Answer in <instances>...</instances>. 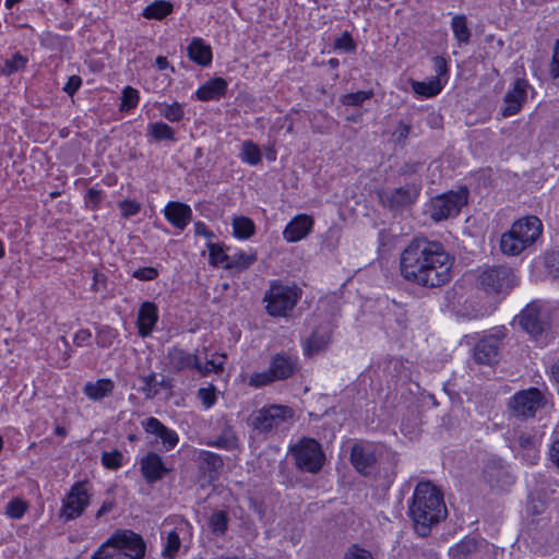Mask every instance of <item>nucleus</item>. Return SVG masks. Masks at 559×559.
I'll return each mask as SVG.
<instances>
[{
  "label": "nucleus",
  "instance_id": "31",
  "mask_svg": "<svg viewBox=\"0 0 559 559\" xmlns=\"http://www.w3.org/2000/svg\"><path fill=\"white\" fill-rule=\"evenodd\" d=\"M257 261V254L254 251H235L229 254V262L224 264V269L241 272L247 270L251 264Z\"/></svg>",
  "mask_w": 559,
  "mask_h": 559
},
{
  "label": "nucleus",
  "instance_id": "19",
  "mask_svg": "<svg viewBox=\"0 0 559 559\" xmlns=\"http://www.w3.org/2000/svg\"><path fill=\"white\" fill-rule=\"evenodd\" d=\"M270 369L276 381L288 379L298 369V357L290 353H277L271 359Z\"/></svg>",
  "mask_w": 559,
  "mask_h": 559
},
{
  "label": "nucleus",
  "instance_id": "18",
  "mask_svg": "<svg viewBox=\"0 0 559 559\" xmlns=\"http://www.w3.org/2000/svg\"><path fill=\"white\" fill-rule=\"evenodd\" d=\"M420 188L416 185H405L385 194L383 202L392 210H399L414 204L419 197Z\"/></svg>",
  "mask_w": 559,
  "mask_h": 559
},
{
  "label": "nucleus",
  "instance_id": "51",
  "mask_svg": "<svg viewBox=\"0 0 559 559\" xmlns=\"http://www.w3.org/2000/svg\"><path fill=\"white\" fill-rule=\"evenodd\" d=\"M276 381L273 377L271 369L265 371L254 372L249 379V385L253 388H261Z\"/></svg>",
  "mask_w": 559,
  "mask_h": 559
},
{
  "label": "nucleus",
  "instance_id": "27",
  "mask_svg": "<svg viewBox=\"0 0 559 559\" xmlns=\"http://www.w3.org/2000/svg\"><path fill=\"white\" fill-rule=\"evenodd\" d=\"M228 83L223 78H214L202 84L195 91L197 99L201 102L217 100L226 95Z\"/></svg>",
  "mask_w": 559,
  "mask_h": 559
},
{
  "label": "nucleus",
  "instance_id": "37",
  "mask_svg": "<svg viewBox=\"0 0 559 559\" xmlns=\"http://www.w3.org/2000/svg\"><path fill=\"white\" fill-rule=\"evenodd\" d=\"M476 550V539L473 537H466L450 548L449 556L451 559H468Z\"/></svg>",
  "mask_w": 559,
  "mask_h": 559
},
{
  "label": "nucleus",
  "instance_id": "2",
  "mask_svg": "<svg viewBox=\"0 0 559 559\" xmlns=\"http://www.w3.org/2000/svg\"><path fill=\"white\" fill-rule=\"evenodd\" d=\"M445 514L447 508L440 490L430 481L418 483L409 504V515L416 533L427 536L431 526L444 519Z\"/></svg>",
  "mask_w": 559,
  "mask_h": 559
},
{
  "label": "nucleus",
  "instance_id": "14",
  "mask_svg": "<svg viewBox=\"0 0 559 559\" xmlns=\"http://www.w3.org/2000/svg\"><path fill=\"white\" fill-rule=\"evenodd\" d=\"M167 358L170 369L176 372L194 370L201 377H206L207 369L205 367H201L202 357L198 349L192 354L185 349L173 347L168 349Z\"/></svg>",
  "mask_w": 559,
  "mask_h": 559
},
{
  "label": "nucleus",
  "instance_id": "12",
  "mask_svg": "<svg viewBox=\"0 0 559 559\" xmlns=\"http://www.w3.org/2000/svg\"><path fill=\"white\" fill-rule=\"evenodd\" d=\"M504 329L499 328L484 335L474 347L475 361L483 365H492L499 361Z\"/></svg>",
  "mask_w": 559,
  "mask_h": 559
},
{
  "label": "nucleus",
  "instance_id": "15",
  "mask_svg": "<svg viewBox=\"0 0 559 559\" xmlns=\"http://www.w3.org/2000/svg\"><path fill=\"white\" fill-rule=\"evenodd\" d=\"M540 438L536 433L520 432L512 441L511 448L525 463L534 465L539 460Z\"/></svg>",
  "mask_w": 559,
  "mask_h": 559
},
{
  "label": "nucleus",
  "instance_id": "36",
  "mask_svg": "<svg viewBox=\"0 0 559 559\" xmlns=\"http://www.w3.org/2000/svg\"><path fill=\"white\" fill-rule=\"evenodd\" d=\"M203 358L205 359V362H201V367H205L207 369L206 376L212 372H222L227 360V356L225 354L218 352L209 354L206 347L203 348Z\"/></svg>",
  "mask_w": 559,
  "mask_h": 559
},
{
  "label": "nucleus",
  "instance_id": "54",
  "mask_svg": "<svg viewBox=\"0 0 559 559\" xmlns=\"http://www.w3.org/2000/svg\"><path fill=\"white\" fill-rule=\"evenodd\" d=\"M343 559H373V557L369 550L355 544L347 548Z\"/></svg>",
  "mask_w": 559,
  "mask_h": 559
},
{
  "label": "nucleus",
  "instance_id": "25",
  "mask_svg": "<svg viewBox=\"0 0 559 559\" xmlns=\"http://www.w3.org/2000/svg\"><path fill=\"white\" fill-rule=\"evenodd\" d=\"M164 215L174 227L183 230L192 219V210L185 203L170 201L164 209Z\"/></svg>",
  "mask_w": 559,
  "mask_h": 559
},
{
  "label": "nucleus",
  "instance_id": "26",
  "mask_svg": "<svg viewBox=\"0 0 559 559\" xmlns=\"http://www.w3.org/2000/svg\"><path fill=\"white\" fill-rule=\"evenodd\" d=\"M158 321V309L154 302L144 301L138 312L136 326L140 336L147 337L152 334Z\"/></svg>",
  "mask_w": 559,
  "mask_h": 559
},
{
  "label": "nucleus",
  "instance_id": "21",
  "mask_svg": "<svg viewBox=\"0 0 559 559\" xmlns=\"http://www.w3.org/2000/svg\"><path fill=\"white\" fill-rule=\"evenodd\" d=\"M546 318V313L536 306H527L521 313L520 323L527 333L538 337L547 329Z\"/></svg>",
  "mask_w": 559,
  "mask_h": 559
},
{
  "label": "nucleus",
  "instance_id": "16",
  "mask_svg": "<svg viewBox=\"0 0 559 559\" xmlns=\"http://www.w3.org/2000/svg\"><path fill=\"white\" fill-rule=\"evenodd\" d=\"M531 85L524 79H516L513 86L506 93L503 98V107L501 114L503 117H511L516 115L526 102L527 92Z\"/></svg>",
  "mask_w": 559,
  "mask_h": 559
},
{
  "label": "nucleus",
  "instance_id": "55",
  "mask_svg": "<svg viewBox=\"0 0 559 559\" xmlns=\"http://www.w3.org/2000/svg\"><path fill=\"white\" fill-rule=\"evenodd\" d=\"M102 200H103V191L102 190H99L95 187H92L87 190L86 195H85V202L90 209H92V210L98 209Z\"/></svg>",
  "mask_w": 559,
  "mask_h": 559
},
{
  "label": "nucleus",
  "instance_id": "33",
  "mask_svg": "<svg viewBox=\"0 0 559 559\" xmlns=\"http://www.w3.org/2000/svg\"><path fill=\"white\" fill-rule=\"evenodd\" d=\"M238 442L235 430L230 426L225 425L219 436L207 442V444L226 451H233L238 448Z\"/></svg>",
  "mask_w": 559,
  "mask_h": 559
},
{
  "label": "nucleus",
  "instance_id": "61",
  "mask_svg": "<svg viewBox=\"0 0 559 559\" xmlns=\"http://www.w3.org/2000/svg\"><path fill=\"white\" fill-rule=\"evenodd\" d=\"M91 337V331L87 329H82L74 334L73 342L76 346H84L90 342Z\"/></svg>",
  "mask_w": 559,
  "mask_h": 559
},
{
  "label": "nucleus",
  "instance_id": "43",
  "mask_svg": "<svg viewBox=\"0 0 559 559\" xmlns=\"http://www.w3.org/2000/svg\"><path fill=\"white\" fill-rule=\"evenodd\" d=\"M160 115L170 122H179L185 116L183 106L178 102L159 104Z\"/></svg>",
  "mask_w": 559,
  "mask_h": 559
},
{
  "label": "nucleus",
  "instance_id": "60",
  "mask_svg": "<svg viewBox=\"0 0 559 559\" xmlns=\"http://www.w3.org/2000/svg\"><path fill=\"white\" fill-rule=\"evenodd\" d=\"M81 85H82V79L79 75H71L68 79V82L66 83V85L63 86V91L68 95L73 96L76 93V91L81 87Z\"/></svg>",
  "mask_w": 559,
  "mask_h": 559
},
{
  "label": "nucleus",
  "instance_id": "29",
  "mask_svg": "<svg viewBox=\"0 0 559 559\" xmlns=\"http://www.w3.org/2000/svg\"><path fill=\"white\" fill-rule=\"evenodd\" d=\"M187 52L190 60L201 67H207L212 63V48L200 37L192 38L187 47Z\"/></svg>",
  "mask_w": 559,
  "mask_h": 559
},
{
  "label": "nucleus",
  "instance_id": "8",
  "mask_svg": "<svg viewBox=\"0 0 559 559\" xmlns=\"http://www.w3.org/2000/svg\"><path fill=\"white\" fill-rule=\"evenodd\" d=\"M477 284L487 293H507L516 285V276L504 265L485 266L479 271Z\"/></svg>",
  "mask_w": 559,
  "mask_h": 559
},
{
  "label": "nucleus",
  "instance_id": "32",
  "mask_svg": "<svg viewBox=\"0 0 559 559\" xmlns=\"http://www.w3.org/2000/svg\"><path fill=\"white\" fill-rule=\"evenodd\" d=\"M174 12V4L166 0H154L143 9L142 15L147 20L162 21Z\"/></svg>",
  "mask_w": 559,
  "mask_h": 559
},
{
  "label": "nucleus",
  "instance_id": "44",
  "mask_svg": "<svg viewBox=\"0 0 559 559\" xmlns=\"http://www.w3.org/2000/svg\"><path fill=\"white\" fill-rule=\"evenodd\" d=\"M211 532L215 535H224L228 528V514L225 511H215L209 520Z\"/></svg>",
  "mask_w": 559,
  "mask_h": 559
},
{
  "label": "nucleus",
  "instance_id": "38",
  "mask_svg": "<svg viewBox=\"0 0 559 559\" xmlns=\"http://www.w3.org/2000/svg\"><path fill=\"white\" fill-rule=\"evenodd\" d=\"M239 157L243 163L250 166H255L262 162L261 150L259 145L251 140L242 142Z\"/></svg>",
  "mask_w": 559,
  "mask_h": 559
},
{
  "label": "nucleus",
  "instance_id": "42",
  "mask_svg": "<svg viewBox=\"0 0 559 559\" xmlns=\"http://www.w3.org/2000/svg\"><path fill=\"white\" fill-rule=\"evenodd\" d=\"M139 91L132 86H126L121 92V103L119 105V110L129 112L139 105Z\"/></svg>",
  "mask_w": 559,
  "mask_h": 559
},
{
  "label": "nucleus",
  "instance_id": "22",
  "mask_svg": "<svg viewBox=\"0 0 559 559\" xmlns=\"http://www.w3.org/2000/svg\"><path fill=\"white\" fill-rule=\"evenodd\" d=\"M484 477L492 488H506L514 483V477L502 465L501 461L492 460L484 469Z\"/></svg>",
  "mask_w": 559,
  "mask_h": 559
},
{
  "label": "nucleus",
  "instance_id": "3",
  "mask_svg": "<svg viewBox=\"0 0 559 559\" xmlns=\"http://www.w3.org/2000/svg\"><path fill=\"white\" fill-rule=\"evenodd\" d=\"M543 224L535 215L516 219L510 229L501 235L500 249L503 254L516 257L532 247L542 236Z\"/></svg>",
  "mask_w": 559,
  "mask_h": 559
},
{
  "label": "nucleus",
  "instance_id": "56",
  "mask_svg": "<svg viewBox=\"0 0 559 559\" xmlns=\"http://www.w3.org/2000/svg\"><path fill=\"white\" fill-rule=\"evenodd\" d=\"M545 265L549 274L559 280V252L548 253L545 257Z\"/></svg>",
  "mask_w": 559,
  "mask_h": 559
},
{
  "label": "nucleus",
  "instance_id": "47",
  "mask_svg": "<svg viewBox=\"0 0 559 559\" xmlns=\"http://www.w3.org/2000/svg\"><path fill=\"white\" fill-rule=\"evenodd\" d=\"M372 96V91H358L343 95L341 97V103L345 106H360L365 100L370 99Z\"/></svg>",
  "mask_w": 559,
  "mask_h": 559
},
{
  "label": "nucleus",
  "instance_id": "64",
  "mask_svg": "<svg viewBox=\"0 0 559 559\" xmlns=\"http://www.w3.org/2000/svg\"><path fill=\"white\" fill-rule=\"evenodd\" d=\"M549 456L554 464L559 468V439L551 444L549 449Z\"/></svg>",
  "mask_w": 559,
  "mask_h": 559
},
{
  "label": "nucleus",
  "instance_id": "57",
  "mask_svg": "<svg viewBox=\"0 0 559 559\" xmlns=\"http://www.w3.org/2000/svg\"><path fill=\"white\" fill-rule=\"evenodd\" d=\"M131 275L139 281H153L158 276V271L153 266H145L134 270Z\"/></svg>",
  "mask_w": 559,
  "mask_h": 559
},
{
  "label": "nucleus",
  "instance_id": "59",
  "mask_svg": "<svg viewBox=\"0 0 559 559\" xmlns=\"http://www.w3.org/2000/svg\"><path fill=\"white\" fill-rule=\"evenodd\" d=\"M201 457L212 469L216 471L223 466V460L216 453L204 451L202 452Z\"/></svg>",
  "mask_w": 559,
  "mask_h": 559
},
{
  "label": "nucleus",
  "instance_id": "63",
  "mask_svg": "<svg viewBox=\"0 0 559 559\" xmlns=\"http://www.w3.org/2000/svg\"><path fill=\"white\" fill-rule=\"evenodd\" d=\"M194 233L198 236H204L206 238L214 237V234L209 230L207 226L203 222H197L194 224Z\"/></svg>",
  "mask_w": 559,
  "mask_h": 559
},
{
  "label": "nucleus",
  "instance_id": "28",
  "mask_svg": "<svg viewBox=\"0 0 559 559\" xmlns=\"http://www.w3.org/2000/svg\"><path fill=\"white\" fill-rule=\"evenodd\" d=\"M115 382L110 379L102 378L96 381H88L83 386V393L93 402H100L112 395Z\"/></svg>",
  "mask_w": 559,
  "mask_h": 559
},
{
  "label": "nucleus",
  "instance_id": "35",
  "mask_svg": "<svg viewBox=\"0 0 559 559\" xmlns=\"http://www.w3.org/2000/svg\"><path fill=\"white\" fill-rule=\"evenodd\" d=\"M451 28L454 35V38L457 40L459 45H466L471 39V29L467 25V19L463 14H456L452 17Z\"/></svg>",
  "mask_w": 559,
  "mask_h": 559
},
{
  "label": "nucleus",
  "instance_id": "6",
  "mask_svg": "<svg viewBox=\"0 0 559 559\" xmlns=\"http://www.w3.org/2000/svg\"><path fill=\"white\" fill-rule=\"evenodd\" d=\"M467 198L468 191L466 188L439 194L429 201L426 212L436 223L455 217L461 209L467 204Z\"/></svg>",
  "mask_w": 559,
  "mask_h": 559
},
{
  "label": "nucleus",
  "instance_id": "13",
  "mask_svg": "<svg viewBox=\"0 0 559 559\" xmlns=\"http://www.w3.org/2000/svg\"><path fill=\"white\" fill-rule=\"evenodd\" d=\"M381 453V447L371 442H356L350 451L353 466L362 475H369Z\"/></svg>",
  "mask_w": 559,
  "mask_h": 559
},
{
  "label": "nucleus",
  "instance_id": "30",
  "mask_svg": "<svg viewBox=\"0 0 559 559\" xmlns=\"http://www.w3.org/2000/svg\"><path fill=\"white\" fill-rule=\"evenodd\" d=\"M411 86L415 94L430 98L437 96L443 88L440 78H430L428 81L411 80Z\"/></svg>",
  "mask_w": 559,
  "mask_h": 559
},
{
  "label": "nucleus",
  "instance_id": "53",
  "mask_svg": "<svg viewBox=\"0 0 559 559\" xmlns=\"http://www.w3.org/2000/svg\"><path fill=\"white\" fill-rule=\"evenodd\" d=\"M334 48L344 52H352L356 48V44L348 32H344L341 37L334 41Z\"/></svg>",
  "mask_w": 559,
  "mask_h": 559
},
{
  "label": "nucleus",
  "instance_id": "34",
  "mask_svg": "<svg viewBox=\"0 0 559 559\" xmlns=\"http://www.w3.org/2000/svg\"><path fill=\"white\" fill-rule=\"evenodd\" d=\"M188 526L187 523L181 524L180 526L170 530L167 533L165 545L162 551V556L166 559H174L181 546V538L179 532L183 530V527Z\"/></svg>",
  "mask_w": 559,
  "mask_h": 559
},
{
  "label": "nucleus",
  "instance_id": "24",
  "mask_svg": "<svg viewBox=\"0 0 559 559\" xmlns=\"http://www.w3.org/2000/svg\"><path fill=\"white\" fill-rule=\"evenodd\" d=\"M140 465L143 477L151 484L160 480L168 472L163 459L155 452H148Z\"/></svg>",
  "mask_w": 559,
  "mask_h": 559
},
{
  "label": "nucleus",
  "instance_id": "45",
  "mask_svg": "<svg viewBox=\"0 0 559 559\" xmlns=\"http://www.w3.org/2000/svg\"><path fill=\"white\" fill-rule=\"evenodd\" d=\"M27 63V58L21 55L20 52H15L12 58L7 59L2 67L0 68V72L3 75H12L13 73L25 68Z\"/></svg>",
  "mask_w": 559,
  "mask_h": 559
},
{
  "label": "nucleus",
  "instance_id": "41",
  "mask_svg": "<svg viewBox=\"0 0 559 559\" xmlns=\"http://www.w3.org/2000/svg\"><path fill=\"white\" fill-rule=\"evenodd\" d=\"M233 230L235 237L239 239H248L254 234V224L248 217H235L233 219Z\"/></svg>",
  "mask_w": 559,
  "mask_h": 559
},
{
  "label": "nucleus",
  "instance_id": "58",
  "mask_svg": "<svg viewBox=\"0 0 559 559\" xmlns=\"http://www.w3.org/2000/svg\"><path fill=\"white\" fill-rule=\"evenodd\" d=\"M433 70L436 72V75L433 78H440V81L442 82V78L447 76L449 68L448 62L445 58L441 56H436L433 59Z\"/></svg>",
  "mask_w": 559,
  "mask_h": 559
},
{
  "label": "nucleus",
  "instance_id": "46",
  "mask_svg": "<svg viewBox=\"0 0 559 559\" xmlns=\"http://www.w3.org/2000/svg\"><path fill=\"white\" fill-rule=\"evenodd\" d=\"M27 509L28 504L25 500L14 498L8 502L5 508V514L11 519L19 520L23 518Z\"/></svg>",
  "mask_w": 559,
  "mask_h": 559
},
{
  "label": "nucleus",
  "instance_id": "49",
  "mask_svg": "<svg viewBox=\"0 0 559 559\" xmlns=\"http://www.w3.org/2000/svg\"><path fill=\"white\" fill-rule=\"evenodd\" d=\"M123 455L119 450L103 452L102 464L109 469H118L122 466Z\"/></svg>",
  "mask_w": 559,
  "mask_h": 559
},
{
  "label": "nucleus",
  "instance_id": "17",
  "mask_svg": "<svg viewBox=\"0 0 559 559\" xmlns=\"http://www.w3.org/2000/svg\"><path fill=\"white\" fill-rule=\"evenodd\" d=\"M141 426L146 433L153 435L162 441L165 451L173 450L179 442L178 433L155 417H147L141 423Z\"/></svg>",
  "mask_w": 559,
  "mask_h": 559
},
{
  "label": "nucleus",
  "instance_id": "40",
  "mask_svg": "<svg viewBox=\"0 0 559 559\" xmlns=\"http://www.w3.org/2000/svg\"><path fill=\"white\" fill-rule=\"evenodd\" d=\"M139 381L141 385L138 390L144 394L145 399L152 400L159 393V383L155 372L140 376Z\"/></svg>",
  "mask_w": 559,
  "mask_h": 559
},
{
  "label": "nucleus",
  "instance_id": "39",
  "mask_svg": "<svg viewBox=\"0 0 559 559\" xmlns=\"http://www.w3.org/2000/svg\"><path fill=\"white\" fill-rule=\"evenodd\" d=\"M147 133L156 141H176L175 130L162 121L150 123Z\"/></svg>",
  "mask_w": 559,
  "mask_h": 559
},
{
  "label": "nucleus",
  "instance_id": "52",
  "mask_svg": "<svg viewBox=\"0 0 559 559\" xmlns=\"http://www.w3.org/2000/svg\"><path fill=\"white\" fill-rule=\"evenodd\" d=\"M118 207L123 218L135 216L141 211V204L135 200H122L118 203Z\"/></svg>",
  "mask_w": 559,
  "mask_h": 559
},
{
  "label": "nucleus",
  "instance_id": "10",
  "mask_svg": "<svg viewBox=\"0 0 559 559\" xmlns=\"http://www.w3.org/2000/svg\"><path fill=\"white\" fill-rule=\"evenodd\" d=\"M293 417V411L284 405H269L254 411L249 418L250 425L260 432H270Z\"/></svg>",
  "mask_w": 559,
  "mask_h": 559
},
{
  "label": "nucleus",
  "instance_id": "9",
  "mask_svg": "<svg viewBox=\"0 0 559 559\" xmlns=\"http://www.w3.org/2000/svg\"><path fill=\"white\" fill-rule=\"evenodd\" d=\"M296 465L308 473H318L324 463L325 456L321 444L311 438H305L292 448Z\"/></svg>",
  "mask_w": 559,
  "mask_h": 559
},
{
  "label": "nucleus",
  "instance_id": "50",
  "mask_svg": "<svg viewBox=\"0 0 559 559\" xmlns=\"http://www.w3.org/2000/svg\"><path fill=\"white\" fill-rule=\"evenodd\" d=\"M197 396L206 409L214 406L217 401L216 389L213 384L206 388H200L197 392Z\"/></svg>",
  "mask_w": 559,
  "mask_h": 559
},
{
  "label": "nucleus",
  "instance_id": "62",
  "mask_svg": "<svg viewBox=\"0 0 559 559\" xmlns=\"http://www.w3.org/2000/svg\"><path fill=\"white\" fill-rule=\"evenodd\" d=\"M550 73L554 78H559V40H557L554 50Z\"/></svg>",
  "mask_w": 559,
  "mask_h": 559
},
{
  "label": "nucleus",
  "instance_id": "7",
  "mask_svg": "<svg viewBox=\"0 0 559 559\" xmlns=\"http://www.w3.org/2000/svg\"><path fill=\"white\" fill-rule=\"evenodd\" d=\"M546 404L547 399L542 390L528 388L515 392L509 399L508 411L511 417L527 419L534 417Z\"/></svg>",
  "mask_w": 559,
  "mask_h": 559
},
{
  "label": "nucleus",
  "instance_id": "5",
  "mask_svg": "<svg viewBox=\"0 0 559 559\" xmlns=\"http://www.w3.org/2000/svg\"><path fill=\"white\" fill-rule=\"evenodd\" d=\"M145 544L142 537L133 532L114 535L91 559H143Z\"/></svg>",
  "mask_w": 559,
  "mask_h": 559
},
{
  "label": "nucleus",
  "instance_id": "48",
  "mask_svg": "<svg viewBox=\"0 0 559 559\" xmlns=\"http://www.w3.org/2000/svg\"><path fill=\"white\" fill-rule=\"evenodd\" d=\"M207 248L210 261L213 265H222L224 267V264L229 262V254L219 245L210 242Z\"/></svg>",
  "mask_w": 559,
  "mask_h": 559
},
{
  "label": "nucleus",
  "instance_id": "4",
  "mask_svg": "<svg viewBox=\"0 0 559 559\" xmlns=\"http://www.w3.org/2000/svg\"><path fill=\"white\" fill-rule=\"evenodd\" d=\"M302 290L296 284L273 281L265 292V311L273 318H288L301 298Z\"/></svg>",
  "mask_w": 559,
  "mask_h": 559
},
{
  "label": "nucleus",
  "instance_id": "11",
  "mask_svg": "<svg viewBox=\"0 0 559 559\" xmlns=\"http://www.w3.org/2000/svg\"><path fill=\"white\" fill-rule=\"evenodd\" d=\"M91 492L86 481H76L62 499L60 518L72 521L83 514L91 501Z\"/></svg>",
  "mask_w": 559,
  "mask_h": 559
},
{
  "label": "nucleus",
  "instance_id": "1",
  "mask_svg": "<svg viewBox=\"0 0 559 559\" xmlns=\"http://www.w3.org/2000/svg\"><path fill=\"white\" fill-rule=\"evenodd\" d=\"M454 259L439 241L414 238L400 255L402 277L425 288H438L452 278Z\"/></svg>",
  "mask_w": 559,
  "mask_h": 559
},
{
  "label": "nucleus",
  "instance_id": "20",
  "mask_svg": "<svg viewBox=\"0 0 559 559\" xmlns=\"http://www.w3.org/2000/svg\"><path fill=\"white\" fill-rule=\"evenodd\" d=\"M314 221L310 215H296L283 230V237L287 242H297L306 238L312 230Z\"/></svg>",
  "mask_w": 559,
  "mask_h": 559
},
{
  "label": "nucleus",
  "instance_id": "23",
  "mask_svg": "<svg viewBox=\"0 0 559 559\" xmlns=\"http://www.w3.org/2000/svg\"><path fill=\"white\" fill-rule=\"evenodd\" d=\"M331 335L332 324L329 321L318 325L305 344V355L312 356L325 349L331 342Z\"/></svg>",
  "mask_w": 559,
  "mask_h": 559
}]
</instances>
